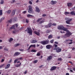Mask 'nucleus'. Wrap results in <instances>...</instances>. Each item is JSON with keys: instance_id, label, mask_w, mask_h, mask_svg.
Wrapping results in <instances>:
<instances>
[{"instance_id": "c03bdc74", "label": "nucleus", "mask_w": 75, "mask_h": 75, "mask_svg": "<svg viewBox=\"0 0 75 75\" xmlns=\"http://www.w3.org/2000/svg\"><path fill=\"white\" fill-rule=\"evenodd\" d=\"M54 39H53L52 40H50V42L51 43H52H52H53V42H54Z\"/></svg>"}, {"instance_id": "13d9d810", "label": "nucleus", "mask_w": 75, "mask_h": 75, "mask_svg": "<svg viewBox=\"0 0 75 75\" xmlns=\"http://www.w3.org/2000/svg\"><path fill=\"white\" fill-rule=\"evenodd\" d=\"M46 16L47 15H45V14H43L42 15V17H46Z\"/></svg>"}, {"instance_id": "bb28decb", "label": "nucleus", "mask_w": 75, "mask_h": 75, "mask_svg": "<svg viewBox=\"0 0 75 75\" xmlns=\"http://www.w3.org/2000/svg\"><path fill=\"white\" fill-rule=\"evenodd\" d=\"M67 6L68 7H70V6H72V3H69L67 4Z\"/></svg>"}, {"instance_id": "4c0bfd02", "label": "nucleus", "mask_w": 75, "mask_h": 75, "mask_svg": "<svg viewBox=\"0 0 75 75\" xmlns=\"http://www.w3.org/2000/svg\"><path fill=\"white\" fill-rule=\"evenodd\" d=\"M48 38H52V36L51 35H50L48 36Z\"/></svg>"}, {"instance_id": "423d86ee", "label": "nucleus", "mask_w": 75, "mask_h": 75, "mask_svg": "<svg viewBox=\"0 0 75 75\" xmlns=\"http://www.w3.org/2000/svg\"><path fill=\"white\" fill-rule=\"evenodd\" d=\"M15 26L16 28H17L18 26V25L17 24H15L12 25L11 27L10 28V29H15Z\"/></svg>"}, {"instance_id": "b1692460", "label": "nucleus", "mask_w": 75, "mask_h": 75, "mask_svg": "<svg viewBox=\"0 0 75 75\" xmlns=\"http://www.w3.org/2000/svg\"><path fill=\"white\" fill-rule=\"evenodd\" d=\"M70 13L68 12H65L64 13V14L66 16H67V15H68V14H70Z\"/></svg>"}, {"instance_id": "f03ea898", "label": "nucleus", "mask_w": 75, "mask_h": 75, "mask_svg": "<svg viewBox=\"0 0 75 75\" xmlns=\"http://www.w3.org/2000/svg\"><path fill=\"white\" fill-rule=\"evenodd\" d=\"M57 29H58V30H64L65 31H67V30L66 28L64 27L62 25H59L57 27Z\"/></svg>"}, {"instance_id": "bf43d9fd", "label": "nucleus", "mask_w": 75, "mask_h": 75, "mask_svg": "<svg viewBox=\"0 0 75 75\" xmlns=\"http://www.w3.org/2000/svg\"><path fill=\"white\" fill-rule=\"evenodd\" d=\"M1 19H2V20H4V19H5V17H3L2 18H1Z\"/></svg>"}, {"instance_id": "8fccbe9b", "label": "nucleus", "mask_w": 75, "mask_h": 75, "mask_svg": "<svg viewBox=\"0 0 75 75\" xmlns=\"http://www.w3.org/2000/svg\"><path fill=\"white\" fill-rule=\"evenodd\" d=\"M4 65V64H2L0 66V68H2Z\"/></svg>"}, {"instance_id": "72a5a7b5", "label": "nucleus", "mask_w": 75, "mask_h": 75, "mask_svg": "<svg viewBox=\"0 0 75 75\" xmlns=\"http://www.w3.org/2000/svg\"><path fill=\"white\" fill-rule=\"evenodd\" d=\"M17 20V19L16 17H14L13 18V21H16Z\"/></svg>"}, {"instance_id": "de8ad7c7", "label": "nucleus", "mask_w": 75, "mask_h": 75, "mask_svg": "<svg viewBox=\"0 0 75 75\" xmlns=\"http://www.w3.org/2000/svg\"><path fill=\"white\" fill-rule=\"evenodd\" d=\"M4 50L5 51H8V49L7 48H6V47L4 48Z\"/></svg>"}, {"instance_id": "dca6fc26", "label": "nucleus", "mask_w": 75, "mask_h": 75, "mask_svg": "<svg viewBox=\"0 0 75 75\" xmlns=\"http://www.w3.org/2000/svg\"><path fill=\"white\" fill-rule=\"evenodd\" d=\"M35 10L38 13H39L40 11V10L39 9V8L38 7L36 6L35 7Z\"/></svg>"}, {"instance_id": "393cba45", "label": "nucleus", "mask_w": 75, "mask_h": 75, "mask_svg": "<svg viewBox=\"0 0 75 75\" xmlns=\"http://www.w3.org/2000/svg\"><path fill=\"white\" fill-rule=\"evenodd\" d=\"M42 19V18H39L38 20L37 21V23H38L39 21H41V20Z\"/></svg>"}, {"instance_id": "c756f323", "label": "nucleus", "mask_w": 75, "mask_h": 75, "mask_svg": "<svg viewBox=\"0 0 75 75\" xmlns=\"http://www.w3.org/2000/svg\"><path fill=\"white\" fill-rule=\"evenodd\" d=\"M27 17H34V16L31 15L30 14H28L27 16Z\"/></svg>"}, {"instance_id": "9b49d317", "label": "nucleus", "mask_w": 75, "mask_h": 75, "mask_svg": "<svg viewBox=\"0 0 75 75\" xmlns=\"http://www.w3.org/2000/svg\"><path fill=\"white\" fill-rule=\"evenodd\" d=\"M57 67H56V66H53L50 69V70L51 71H54V70H55L56 69H57Z\"/></svg>"}, {"instance_id": "6e6552de", "label": "nucleus", "mask_w": 75, "mask_h": 75, "mask_svg": "<svg viewBox=\"0 0 75 75\" xmlns=\"http://www.w3.org/2000/svg\"><path fill=\"white\" fill-rule=\"evenodd\" d=\"M52 23H49L48 25H45V27L46 28H50V27H51V26H52Z\"/></svg>"}, {"instance_id": "5fc2aeb1", "label": "nucleus", "mask_w": 75, "mask_h": 75, "mask_svg": "<svg viewBox=\"0 0 75 75\" xmlns=\"http://www.w3.org/2000/svg\"><path fill=\"white\" fill-rule=\"evenodd\" d=\"M19 51H24V49H20L19 50Z\"/></svg>"}, {"instance_id": "ea45409f", "label": "nucleus", "mask_w": 75, "mask_h": 75, "mask_svg": "<svg viewBox=\"0 0 75 75\" xmlns=\"http://www.w3.org/2000/svg\"><path fill=\"white\" fill-rule=\"evenodd\" d=\"M62 59L61 58H59L58 59H57V61H62Z\"/></svg>"}, {"instance_id": "4be33fe9", "label": "nucleus", "mask_w": 75, "mask_h": 75, "mask_svg": "<svg viewBox=\"0 0 75 75\" xmlns=\"http://www.w3.org/2000/svg\"><path fill=\"white\" fill-rule=\"evenodd\" d=\"M11 12V10H9L7 11V14H10Z\"/></svg>"}, {"instance_id": "e2e57ef3", "label": "nucleus", "mask_w": 75, "mask_h": 75, "mask_svg": "<svg viewBox=\"0 0 75 75\" xmlns=\"http://www.w3.org/2000/svg\"><path fill=\"white\" fill-rule=\"evenodd\" d=\"M27 71H26L24 73V74H27Z\"/></svg>"}, {"instance_id": "4468645a", "label": "nucleus", "mask_w": 75, "mask_h": 75, "mask_svg": "<svg viewBox=\"0 0 75 75\" xmlns=\"http://www.w3.org/2000/svg\"><path fill=\"white\" fill-rule=\"evenodd\" d=\"M57 2L56 1H54L52 0L51 1V3H52L51 4L52 5H54V4H55Z\"/></svg>"}, {"instance_id": "0eeeda50", "label": "nucleus", "mask_w": 75, "mask_h": 75, "mask_svg": "<svg viewBox=\"0 0 75 75\" xmlns=\"http://www.w3.org/2000/svg\"><path fill=\"white\" fill-rule=\"evenodd\" d=\"M55 50H56L57 52H60L61 51H62V50L61 48H59V47H57L55 48L54 49Z\"/></svg>"}, {"instance_id": "6ab92c4d", "label": "nucleus", "mask_w": 75, "mask_h": 75, "mask_svg": "<svg viewBox=\"0 0 75 75\" xmlns=\"http://www.w3.org/2000/svg\"><path fill=\"white\" fill-rule=\"evenodd\" d=\"M34 34H36V35H40V33L38 32H37V31H34Z\"/></svg>"}, {"instance_id": "7ed1b4c3", "label": "nucleus", "mask_w": 75, "mask_h": 75, "mask_svg": "<svg viewBox=\"0 0 75 75\" xmlns=\"http://www.w3.org/2000/svg\"><path fill=\"white\" fill-rule=\"evenodd\" d=\"M72 35V33L70 32H68L67 33L65 34V35L63 36L64 38H67V37H69Z\"/></svg>"}, {"instance_id": "338daca9", "label": "nucleus", "mask_w": 75, "mask_h": 75, "mask_svg": "<svg viewBox=\"0 0 75 75\" xmlns=\"http://www.w3.org/2000/svg\"><path fill=\"white\" fill-rule=\"evenodd\" d=\"M72 50H73V51H75V48L74 47H73Z\"/></svg>"}, {"instance_id": "a878e982", "label": "nucleus", "mask_w": 75, "mask_h": 75, "mask_svg": "<svg viewBox=\"0 0 75 75\" xmlns=\"http://www.w3.org/2000/svg\"><path fill=\"white\" fill-rule=\"evenodd\" d=\"M38 62V60H34L33 61V64H36V63H37Z\"/></svg>"}, {"instance_id": "49530a36", "label": "nucleus", "mask_w": 75, "mask_h": 75, "mask_svg": "<svg viewBox=\"0 0 75 75\" xmlns=\"http://www.w3.org/2000/svg\"><path fill=\"white\" fill-rule=\"evenodd\" d=\"M52 25L54 26H56V25H57V24L55 23H54L52 24Z\"/></svg>"}, {"instance_id": "79ce46f5", "label": "nucleus", "mask_w": 75, "mask_h": 75, "mask_svg": "<svg viewBox=\"0 0 75 75\" xmlns=\"http://www.w3.org/2000/svg\"><path fill=\"white\" fill-rule=\"evenodd\" d=\"M71 41V42H72V40H70L69 39H67V40H66L65 41L67 42V41Z\"/></svg>"}, {"instance_id": "1a4fd4ad", "label": "nucleus", "mask_w": 75, "mask_h": 75, "mask_svg": "<svg viewBox=\"0 0 75 75\" xmlns=\"http://www.w3.org/2000/svg\"><path fill=\"white\" fill-rule=\"evenodd\" d=\"M18 63H20V64H16L15 65V67H19L21 66V63L20 62V61H18L17 62V64H18Z\"/></svg>"}, {"instance_id": "c85d7f7f", "label": "nucleus", "mask_w": 75, "mask_h": 75, "mask_svg": "<svg viewBox=\"0 0 75 75\" xmlns=\"http://www.w3.org/2000/svg\"><path fill=\"white\" fill-rule=\"evenodd\" d=\"M13 41V39L12 38H11L9 40V42H11V41Z\"/></svg>"}, {"instance_id": "f704fd0d", "label": "nucleus", "mask_w": 75, "mask_h": 75, "mask_svg": "<svg viewBox=\"0 0 75 75\" xmlns=\"http://www.w3.org/2000/svg\"><path fill=\"white\" fill-rule=\"evenodd\" d=\"M25 21H26V23H27V24H28V23L29 22V20H28V19H26L25 20Z\"/></svg>"}, {"instance_id": "0e129e2a", "label": "nucleus", "mask_w": 75, "mask_h": 75, "mask_svg": "<svg viewBox=\"0 0 75 75\" xmlns=\"http://www.w3.org/2000/svg\"><path fill=\"white\" fill-rule=\"evenodd\" d=\"M18 60L19 59H23V58L21 57L19 58H18Z\"/></svg>"}, {"instance_id": "a18cd8bd", "label": "nucleus", "mask_w": 75, "mask_h": 75, "mask_svg": "<svg viewBox=\"0 0 75 75\" xmlns=\"http://www.w3.org/2000/svg\"><path fill=\"white\" fill-rule=\"evenodd\" d=\"M37 56H40V52L38 53L37 54Z\"/></svg>"}, {"instance_id": "37998d69", "label": "nucleus", "mask_w": 75, "mask_h": 75, "mask_svg": "<svg viewBox=\"0 0 75 75\" xmlns=\"http://www.w3.org/2000/svg\"><path fill=\"white\" fill-rule=\"evenodd\" d=\"M31 52H36V50H31Z\"/></svg>"}, {"instance_id": "3c124183", "label": "nucleus", "mask_w": 75, "mask_h": 75, "mask_svg": "<svg viewBox=\"0 0 75 75\" xmlns=\"http://www.w3.org/2000/svg\"><path fill=\"white\" fill-rule=\"evenodd\" d=\"M27 13V11H24L22 13H23V14H25V13Z\"/></svg>"}, {"instance_id": "c9c22d12", "label": "nucleus", "mask_w": 75, "mask_h": 75, "mask_svg": "<svg viewBox=\"0 0 75 75\" xmlns=\"http://www.w3.org/2000/svg\"><path fill=\"white\" fill-rule=\"evenodd\" d=\"M18 58L16 59L14 61V64H16V62L18 61Z\"/></svg>"}, {"instance_id": "39448f33", "label": "nucleus", "mask_w": 75, "mask_h": 75, "mask_svg": "<svg viewBox=\"0 0 75 75\" xmlns=\"http://www.w3.org/2000/svg\"><path fill=\"white\" fill-rule=\"evenodd\" d=\"M49 40H44L41 41L40 43H41L42 45H47V44H49Z\"/></svg>"}, {"instance_id": "2f4dec72", "label": "nucleus", "mask_w": 75, "mask_h": 75, "mask_svg": "<svg viewBox=\"0 0 75 75\" xmlns=\"http://www.w3.org/2000/svg\"><path fill=\"white\" fill-rule=\"evenodd\" d=\"M8 22L9 23H12V19H11L8 21Z\"/></svg>"}, {"instance_id": "e433bc0d", "label": "nucleus", "mask_w": 75, "mask_h": 75, "mask_svg": "<svg viewBox=\"0 0 75 75\" xmlns=\"http://www.w3.org/2000/svg\"><path fill=\"white\" fill-rule=\"evenodd\" d=\"M1 4H4V0H1Z\"/></svg>"}, {"instance_id": "774afa93", "label": "nucleus", "mask_w": 75, "mask_h": 75, "mask_svg": "<svg viewBox=\"0 0 75 75\" xmlns=\"http://www.w3.org/2000/svg\"><path fill=\"white\" fill-rule=\"evenodd\" d=\"M66 75H69V74L68 73H66Z\"/></svg>"}, {"instance_id": "69168bd1", "label": "nucleus", "mask_w": 75, "mask_h": 75, "mask_svg": "<svg viewBox=\"0 0 75 75\" xmlns=\"http://www.w3.org/2000/svg\"><path fill=\"white\" fill-rule=\"evenodd\" d=\"M73 71H75V68H73L72 69Z\"/></svg>"}, {"instance_id": "f3484780", "label": "nucleus", "mask_w": 75, "mask_h": 75, "mask_svg": "<svg viewBox=\"0 0 75 75\" xmlns=\"http://www.w3.org/2000/svg\"><path fill=\"white\" fill-rule=\"evenodd\" d=\"M17 10L16 9H15L13 10L12 12V16H14V14H15V13H16V12Z\"/></svg>"}, {"instance_id": "6e6d98bb", "label": "nucleus", "mask_w": 75, "mask_h": 75, "mask_svg": "<svg viewBox=\"0 0 75 75\" xmlns=\"http://www.w3.org/2000/svg\"><path fill=\"white\" fill-rule=\"evenodd\" d=\"M54 47H58V45L56 44H54Z\"/></svg>"}, {"instance_id": "a211bd4d", "label": "nucleus", "mask_w": 75, "mask_h": 75, "mask_svg": "<svg viewBox=\"0 0 75 75\" xmlns=\"http://www.w3.org/2000/svg\"><path fill=\"white\" fill-rule=\"evenodd\" d=\"M10 64H7L6 66L5 67V69H8V68L10 67Z\"/></svg>"}, {"instance_id": "cd10ccee", "label": "nucleus", "mask_w": 75, "mask_h": 75, "mask_svg": "<svg viewBox=\"0 0 75 75\" xmlns=\"http://www.w3.org/2000/svg\"><path fill=\"white\" fill-rule=\"evenodd\" d=\"M3 15V10H0V16H2Z\"/></svg>"}, {"instance_id": "052dcab7", "label": "nucleus", "mask_w": 75, "mask_h": 75, "mask_svg": "<svg viewBox=\"0 0 75 75\" xmlns=\"http://www.w3.org/2000/svg\"><path fill=\"white\" fill-rule=\"evenodd\" d=\"M40 48L41 49H42V48H43V46H42V45H41L40 47Z\"/></svg>"}, {"instance_id": "f257e3e1", "label": "nucleus", "mask_w": 75, "mask_h": 75, "mask_svg": "<svg viewBox=\"0 0 75 75\" xmlns=\"http://www.w3.org/2000/svg\"><path fill=\"white\" fill-rule=\"evenodd\" d=\"M25 31H27L28 33L30 35H32L33 34V30H31V28H27Z\"/></svg>"}, {"instance_id": "7c9ffc66", "label": "nucleus", "mask_w": 75, "mask_h": 75, "mask_svg": "<svg viewBox=\"0 0 75 75\" xmlns=\"http://www.w3.org/2000/svg\"><path fill=\"white\" fill-rule=\"evenodd\" d=\"M44 20H45L44 19L43 20H42V21L40 22H39L40 24H42V23H44Z\"/></svg>"}, {"instance_id": "aec40b11", "label": "nucleus", "mask_w": 75, "mask_h": 75, "mask_svg": "<svg viewBox=\"0 0 75 75\" xmlns=\"http://www.w3.org/2000/svg\"><path fill=\"white\" fill-rule=\"evenodd\" d=\"M36 45H31L30 46V48H31V47H33V48H35Z\"/></svg>"}, {"instance_id": "09e8293b", "label": "nucleus", "mask_w": 75, "mask_h": 75, "mask_svg": "<svg viewBox=\"0 0 75 75\" xmlns=\"http://www.w3.org/2000/svg\"><path fill=\"white\" fill-rule=\"evenodd\" d=\"M13 34H16V31L15 30L13 31Z\"/></svg>"}, {"instance_id": "412c9836", "label": "nucleus", "mask_w": 75, "mask_h": 75, "mask_svg": "<svg viewBox=\"0 0 75 75\" xmlns=\"http://www.w3.org/2000/svg\"><path fill=\"white\" fill-rule=\"evenodd\" d=\"M37 42V40H33L32 41V42H31V43H33L34 44V43H36Z\"/></svg>"}, {"instance_id": "864d4df0", "label": "nucleus", "mask_w": 75, "mask_h": 75, "mask_svg": "<svg viewBox=\"0 0 75 75\" xmlns=\"http://www.w3.org/2000/svg\"><path fill=\"white\" fill-rule=\"evenodd\" d=\"M54 43L55 44H57V45H58V42H54Z\"/></svg>"}, {"instance_id": "ddd939ff", "label": "nucleus", "mask_w": 75, "mask_h": 75, "mask_svg": "<svg viewBox=\"0 0 75 75\" xmlns=\"http://www.w3.org/2000/svg\"><path fill=\"white\" fill-rule=\"evenodd\" d=\"M21 53L20 52H16L14 54L13 56L15 57V56H18V55H19Z\"/></svg>"}, {"instance_id": "58836bf2", "label": "nucleus", "mask_w": 75, "mask_h": 75, "mask_svg": "<svg viewBox=\"0 0 75 75\" xmlns=\"http://www.w3.org/2000/svg\"><path fill=\"white\" fill-rule=\"evenodd\" d=\"M20 45V43L14 45L15 47H17L18 46H19V45Z\"/></svg>"}, {"instance_id": "603ef678", "label": "nucleus", "mask_w": 75, "mask_h": 75, "mask_svg": "<svg viewBox=\"0 0 75 75\" xmlns=\"http://www.w3.org/2000/svg\"><path fill=\"white\" fill-rule=\"evenodd\" d=\"M44 65H41V66H39V67L40 68H41Z\"/></svg>"}, {"instance_id": "a19ab883", "label": "nucleus", "mask_w": 75, "mask_h": 75, "mask_svg": "<svg viewBox=\"0 0 75 75\" xmlns=\"http://www.w3.org/2000/svg\"><path fill=\"white\" fill-rule=\"evenodd\" d=\"M29 4H31V5H32V4H33V3H32V2L31 1H29L28 2Z\"/></svg>"}, {"instance_id": "9d476101", "label": "nucleus", "mask_w": 75, "mask_h": 75, "mask_svg": "<svg viewBox=\"0 0 75 75\" xmlns=\"http://www.w3.org/2000/svg\"><path fill=\"white\" fill-rule=\"evenodd\" d=\"M52 45H48L46 46V47L47 49H48V50H50V49H51V48H52Z\"/></svg>"}, {"instance_id": "f8f14e48", "label": "nucleus", "mask_w": 75, "mask_h": 75, "mask_svg": "<svg viewBox=\"0 0 75 75\" xmlns=\"http://www.w3.org/2000/svg\"><path fill=\"white\" fill-rule=\"evenodd\" d=\"M72 19H70L66 21V23L67 24H70V22H71V21H72Z\"/></svg>"}, {"instance_id": "20e7f679", "label": "nucleus", "mask_w": 75, "mask_h": 75, "mask_svg": "<svg viewBox=\"0 0 75 75\" xmlns=\"http://www.w3.org/2000/svg\"><path fill=\"white\" fill-rule=\"evenodd\" d=\"M29 9L28 10V12L29 13L33 14L34 13V11L33 9V8L31 5H29L28 6Z\"/></svg>"}, {"instance_id": "5701e85b", "label": "nucleus", "mask_w": 75, "mask_h": 75, "mask_svg": "<svg viewBox=\"0 0 75 75\" xmlns=\"http://www.w3.org/2000/svg\"><path fill=\"white\" fill-rule=\"evenodd\" d=\"M74 13H75V11H72L70 13V14H71V15H74Z\"/></svg>"}, {"instance_id": "680f3d73", "label": "nucleus", "mask_w": 75, "mask_h": 75, "mask_svg": "<svg viewBox=\"0 0 75 75\" xmlns=\"http://www.w3.org/2000/svg\"><path fill=\"white\" fill-rule=\"evenodd\" d=\"M4 61V59H2L1 61V62H3Z\"/></svg>"}, {"instance_id": "473e14b6", "label": "nucleus", "mask_w": 75, "mask_h": 75, "mask_svg": "<svg viewBox=\"0 0 75 75\" xmlns=\"http://www.w3.org/2000/svg\"><path fill=\"white\" fill-rule=\"evenodd\" d=\"M68 70H70V71H71V72H73V70H71L72 69L71 68H68Z\"/></svg>"}, {"instance_id": "4d7b16f0", "label": "nucleus", "mask_w": 75, "mask_h": 75, "mask_svg": "<svg viewBox=\"0 0 75 75\" xmlns=\"http://www.w3.org/2000/svg\"><path fill=\"white\" fill-rule=\"evenodd\" d=\"M69 18H65V20H69Z\"/></svg>"}, {"instance_id": "2eb2a0df", "label": "nucleus", "mask_w": 75, "mask_h": 75, "mask_svg": "<svg viewBox=\"0 0 75 75\" xmlns=\"http://www.w3.org/2000/svg\"><path fill=\"white\" fill-rule=\"evenodd\" d=\"M52 58V56H49L47 58V61H50V60H51Z\"/></svg>"}]
</instances>
